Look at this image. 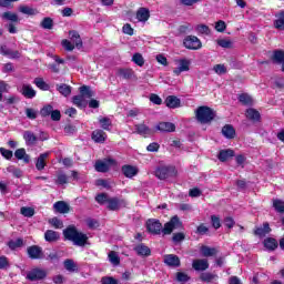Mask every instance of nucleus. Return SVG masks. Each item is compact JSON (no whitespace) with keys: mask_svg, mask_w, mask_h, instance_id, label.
Wrapping results in <instances>:
<instances>
[{"mask_svg":"<svg viewBox=\"0 0 284 284\" xmlns=\"http://www.w3.org/2000/svg\"><path fill=\"white\" fill-rule=\"evenodd\" d=\"M183 227V222L181 221V217L179 215H173L169 222L164 224H161V221L156 219H149L146 221V230L150 234L159 235L164 234V236H168L174 232V230H181Z\"/></svg>","mask_w":284,"mask_h":284,"instance_id":"f257e3e1","label":"nucleus"},{"mask_svg":"<svg viewBox=\"0 0 284 284\" xmlns=\"http://www.w3.org/2000/svg\"><path fill=\"white\" fill-rule=\"evenodd\" d=\"M63 236L65 241H71L73 245H78V247H84L88 243V235L79 232L77 226L69 225L63 230Z\"/></svg>","mask_w":284,"mask_h":284,"instance_id":"f03ea898","label":"nucleus"},{"mask_svg":"<svg viewBox=\"0 0 284 284\" xmlns=\"http://www.w3.org/2000/svg\"><path fill=\"white\" fill-rule=\"evenodd\" d=\"M79 90L80 94L72 98V103L80 110H85V108H88V100L85 99H92V97H94V91L88 85H82Z\"/></svg>","mask_w":284,"mask_h":284,"instance_id":"7ed1b4c3","label":"nucleus"},{"mask_svg":"<svg viewBox=\"0 0 284 284\" xmlns=\"http://www.w3.org/2000/svg\"><path fill=\"white\" fill-rule=\"evenodd\" d=\"M195 118L199 123L207 124L212 123L216 119V111L207 105L199 106L195 111Z\"/></svg>","mask_w":284,"mask_h":284,"instance_id":"20e7f679","label":"nucleus"},{"mask_svg":"<svg viewBox=\"0 0 284 284\" xmlns=\"http://www.w3.org/2000/svg\"><path fill=\"white\" fill-rule=\"evenodd\" d=\"M179 174V171H176V166H160L155 170V176L156 179H160V181H165V179H172Z\"/></svg>","mask_w":284,"mask_h":284,"instance_id":"39448f33","label":"nucleus"},{"mask_svg":"<svg viewBox=\"0 0 284 284\" xmlns=\"http://www.w3.org/2000/svg\"><path fill=\"white\" fill-rule=\"evenodd\" d=\"M1 17L4 21H11L9 24H7L9 34H17V26L14 23H19V21H21L19 16L12 11H7L3 12Z\"/></svg>","mask_w":284,"mask_h":284,"instance_id":"423d86ee","label":"nucleus"},{"mask_svg":"<svg viewBox=\"0 0 284 284\" xmlns=\"http://www.w3.org/2000/svg\"><path fill=\"white\" fill-rule=\"evenodd\" d=\"M123 207H128V200L119 196L109 197L106 209L110 212H119V210H122Z\"/></svg>","mask_w":284,"mask_h":284,"instance_id":"0eeeda50","label":"nucleus"},{"mask_svg":"<svg viewBox=\"0 0 284 284\" xmlns=\"http://www.w3.org/2000/svg\"><path fill=\"white\" fill-rule=\"evenodd\" d=\"M27 256L31 261H43V258H45V254L43 253V247L39 245H31L27 247Z\"/></svg>","mask_w":284,"mask_h":284,"instance_id":"6e6552de","label":"nucleus"},{"mask_svg":"<svg viewBox=\"0 0 284 284\" xmlns=\"http://www.w3.org/2000/svg\"><path fill=\"white\" fill-rule=\"evenodd\" d=\"M183 45L186 50H201L203 48L201 39L196 36H186L183 40Z\"/></svg>","mask_w":284,"mask_h":284,"instance_id":"1a4fd4ad","label":"nucleus"},{"mask_svg":"<svg viewBox=\"0 0 284 284\" xmlns=\"http://www.w3.org/2000/svg\"><path fill=\"white\" fill-rule=\"evenodd\" d=\"M48 272L43 268H32L27 273L28 281L34 282V281H43V278H47Z\"/></svg>","mask_w":284,"mask_h":284,"instance_id":"9d476101","label":"nucleus"},{"mask_svg":"<svg viewBox=\"0 0 284 284\" xmlns=\"http://www.w3.org/2000/svg\"><path fill=\"white\" fill-rule=\"evenodd\" d=\"M111 165H116V160H114L112 158H108L104 161L98 160L95 162L94 168H95L97 172L105 173V172H110Z\"/></svg>","mask_w":284,"mask_h":284,"instance_id":"9b49d317","label":"nucleus"},{"mask_svg":"<svg viewBox=\"0 0 284 284\" xmlns=\"http://www.w3.org/2000/svg\"><path fill=\"white\" fill-rule=\"evenodd\" d=\"M272 233V227L270 226V222H264L262 226H255L253 230L254 236H258V239H265L266 234Z\"/></svg>","mask_w":284,"mask_h":284,"instance_id":"f8f14e48","label":"nucleus"},{"mask_svg":"<svg viewBox=\"0 0 284 284\" xmlns=\"http://www.w3.org/2000/svg\"><path fill=\"white\" fill-rule=\"evenodd\" d=\"M134 128H135V134H140V136H144V139H148V136H152V134H154V131L150 129V126H148L145 122L135 124Z\"/></svg>","mask_w":284,"mask_h":284,"instance_id":"ddd939ff","label":"nucleus"},{"mask_svg":"<svg viewBox=\"0 0 284 284\" xmlns=\"http://www.w3.org/2000/svg\"><path fill=\"white\" fill-rule=\"evenodd\" d=\"M0 54L8 59H21V53L18 50L12 51V49L8 48L6 44H0Z\"/></svg>","mask_w":284,"mask_h":284,"instance_id":"4468645a","label":"nucleus"},{"mask_svg":"<svg viewBox=\"0 0 284 284\" xmlns=\"http://www.w3.org/2000/svg\"><path fill=\"white\" fill-rule=\"evenodd\" d=\"M69 38L72 41L73 45H75L77 50H81V48H83V40L81 39V34H79V31L70 30Z\"/></svg>","mask_w":284,"mask_h":284,"instance_id":"2eb2a0df","label":"nucleus"},{"mask_svg":"<svg viewBox=\"0 0 284 284\" xmlns=\"http://www.w3.org/2000/svg\"><path fill=\"white\" fill-rule=\"evenodd\" d=\"M164 264L169 267H181V258L174 254L164 255Z\"/></svg>","mask_w":284,"mask_h":284,"instance_id":"dca6fc26","label":"nucleus"},{"mask_svg":"<svg viewBox=\"0 0 284 284\" xmlns=\"http://www.w3.org/2000/svg\"><path fill=\"white\" fill-rule=\"evenodd\" d=\"M91 139L94 143H105L108 141V133L101 129H97L91 133Z\"/></svg>","mask_w":284,"mask_h":284,"instance_id":"f3484780","label":"nucleus"},{"mask_svg":"<svg viewBox=\"0 0 284 284\" xmlns=\"http://www.w3.org/2000/svg\"><path fill=\"white\" fill-rule=\"evenodd\" d=\"M122 174H124L126 179H134V176L139 174V168L131 164H124L122 166Z\"/></svg>","mask_w":284,"mask_h":284,"instance_id":"a211bd4d","label":"nucleus"},{"mask_svg":"<svg viewBox=\"0 0 284 284\" xmlns=\"http://www.w3.org/2000/svg\"><path fill=\"white\" fill-rule=\"evenodd\" d=\"M234 156H235V152L232 149L220 150L217 154V159L219 161H221V163H225L230 161V159H234Z\"/></svg>","mask_w":284,"mask_h":284,"instance_id":"6ab92c4d","label":"nucleus"},{"mask_svg":"<svg viewBox=\"0 0 284 284\" xmlns=\"http://www.w3.org/2000/svg\"><path fill=\"white\" fill-rule=\"evenodd\" d=\"M49 156H50V152L41 153L38 156L37 162H36V169L39 172L45 170V165H48V163L45 161H48Z\"/></svg>","mask_w":284,"mask_h":284,"instance_id":"aec40b11","label":"nucleus"},{"mask_svg":"<svg viewBox=\"0 0 284 284\" xmlns=\"http://www.w3.org/2000/svg\"><path fill=\"white\" fill-rule=\"evenodd\" d=\"M164 103L166 108H170V110H176V108H181V99H179L176 95L166 97Z\"/></svg>","mask_w":284,"mask_h":284,"instance_id":"412c9836","label":"nucleus"},{"mask_svg":"<svg viewBox=\"0 0 284 284\" xmlns=\"http://www.w3.org/2000/svg\"><path fill=\"white\" fill-rule=\"evenodd\" d=\"M133 252H135L138 256H152V250L143 243L135 245Z\"/></svg>","mask_w":284,"mask_h":284,"instance_id":"4be33fe9","label":"nucleus"},{"mask_svg":"<svg viewBox=\"0 0 284 284\" xmlns=\"http://www.w3.org/2000/svg\"><path fill=\"white\" fill-rule=\"evenodd\" d=\"M192 267L195 272H205V270H210V263L207 260H194L192 262Z\"/></svg>","mask_w":284,"mask_h":284,"instance_id":"5701e85b","label":"nucleus"},{"mask_svg":"<svg viewBox=\"0 0 284 284\" xmlns=\"http://www.w3.org/2000/svg\"><path fill=\"white\" fill-rule=\"evenodd\" d=\"M263 245L268 252H276V250H278L280 242L274 237H266L263 241Z\"/></svg>","mask_w":284,"mask_h":284,"instance_id":"b1692460","label":"nucleus"},{"mask_svg":"<svg viewBox=\"0 0 284 284\" xmlns=\"http://www.w3.org/2000/svg\"><path fill=\"white\" fill-rule=\"evenodd\" d=\"M53 209L59 214H68L70 212V204L64 201H58L53 204Z\"/></svg>","mask_w":284,"mask_h":284,"instance_id":"393cba45","label":"nucleus"},{"mask_svg":"<svg viewBox=\"0 0 284 284\" xmlns=\"http://www.w3.org/2000/svg\"><path fill=\"white\" fill-rule=\"evenodd\" d=\"M53 60L55 63L49 64V69L54 74H59V72H61V68H59V65H63L65 63V60L61 59L59 55H53Z\"/></svg>","mask_w":284,"mask_h":284,"instance_id":"a878e982","label":"nucleus"},{"mask_svg":"<svg viewBox=\"0 0 284 284\" xmlns=\"http://www.w3.org/2000/svg\"><path fill=\"white\" fill-rule=\"evenodd\" d=\"M245 116L248 119V121H253V123L261 122V112H258L256 109H247Z\"/></svg>","mask_w":284,"mask_h":284,"instance_id":"bb28decb","label":"nucleus"},{"mask_svg":"<svg viewBox=\"0 0 284 284\" xmlns=\"http://www.w3.org/2000/svg\"><path fill=\"white\" fill-rule=\"evenodd\" d=\"M275 17L276 20L273 21L275 30L284 32V10H281Z\"/></svg>","mask_w":284,"mask_h":284,"instance_id":"cd10ccee","label":"nucleus"},{"mask_svg":"<svg viewBox=\"0 0 284 284\" xmlns=\"http://www.w3.org/2000/svg\"><path fill=\"white\" fill-rule=\"evenodd\" d=\"M156 130L160 132H176V125L172 122H160Z\"/></svg>","mask_w":284,"mask_h":284,"instance_id":"c85d7f7f","label":"nucleus"},{"mask_svg":"<svg viewBox=\"0 0 284 284\" xmlns=\"http://www.w3.org/2000/svg\"><path fill=\"white\" fill-rule=\"evenodd\" d=\"M59 239H61V235L57 231L47 230L44 232V240L47 241V243H57Z\"/></svg>","mask_w":284,"mask_h":284,"instance_id":"c756f323","label":"nucleus"},{"mask_svg":"<svg viewBox=\"0 0 284 284\" xmlns=\"http://www.w3.org/2000/svg\"><path fill=\"white\" fill-rule=\"evenodd\" d=\"M222 134L225 139H234L236 136V129L232 124H225L222 128Z\"/></svg>","mask_w":284,"mask_h":284,"instance_id":"7c9ffc66","label":"nucleus"},{"mask_svg":"<svg viewBox=\"0 0 284 284\" xmlns=\"http://www.w3.org/2000/svg\"><path fill=\"white\" fill-rule=\"evenodd\" d=\"M14 156L18 161H23V163H30V155L26 152L23 148L14 151Z\"/></svg>","mask_w":284,"mask_h":284,"instance_id":"2f4dec72","label":"nucleus"},{"mask_svg":"<svg viewBox=\"0 0 284 284\" xmlns=\"http://www.w3.org/2000/svg\"><path fill=\"white\" fill-rule=\"evenodd\" d=\"M21 94L26 99H34V97H37V91L34 89H32V87L30 84H23Z\"/></svg>","mask_w":284,"mask_h":284,"instance_id":"473e14b6","label":"nucleus"},{"mask_svg":"<svg viewBox=\"0 0 284 284\" xmlns=\"http://www.w3.org/2000/svg\"><path fill=\"white\" fill-rule=\"evenodd\" d=\"M23 139L26 141V145H37V135L32 131H24Z\"/></svg>","mask_w":284,"mask_h":284,"instance_id":"72a5a7b5","label":"nucleus"},{"mask_svg":"<svg viewBox=\"0 0 284 284\" xmlns=\"http://www.w3.org/2000/svg\"><path fill=\"white\" fill-rule=\"evenodd\" d=\"M9 250H11L12 252H14L16 250H19V247H23V245H26V242L23 241V239L18 237L17 240H10L7 243Z\"/></svg>","mask_w":284,"mask_h":284,"instance_id":"f704fd0d","label":"nucleus"},{"mask_svg":"<svg viewBox=\"0 0 284 284\" xmlns=\"http://www.w3.org/2000/svg\"><path fill=\"white\" fill-rule=\"evenodd\" d=\"M200 251L202 256L205 257L216 256V254H219V250H216L215 247H210L207 245H202Z\"/></svg>","mask_w":284,"mask_h":284,"instance_id":"c9c22d12","label":"nucleus"},{"mask_svg":"<svg viewBox=\"0 0 284 284\" xmlns=\"http://www.w3.org/2000/svg\"><path fill=\"white\" fill-rule=\"evenodd\" d=\"M136 19L138 21L145 22L148 19H150V9L148 8H140L136 11Z\"/></svg>","mask_w":284,"mask_h":284,"instance_id":"e433bc0d","label":"nucleus"},{"mask_svg":"<svg viewBox=\"0 0 284 284\" xmlns=\"http://www.w3.org/2000/svg\"><path fill=\"white\" fill-rule=\"evenodd\" d=\"M19 12H21L22 14H28V17H34L39 14V10L26 4L19 7Z\"/></svg>","mask_w":284,"mask_h":284,"instance_id":"4c0bfd02","label":"nucleus"},{"mask_svg":"<svg viewBox=\"0 0 284 284\" xmlns=\"http://www.w3.org/2000/svg\"><path fill=\"white\" fill-rule=\"evenodd\" d=\"M57 90L62 94V97H70L72 94V87L65 83L57 84Z\"/></svg>","mask_w":284,"mask_h":284,"instance_id":"58836bf2","label":"nucleus"},{"mask_svg":"<svg viewBox=\"0 0 284 284\" xmlns=\"http://www.w3.org/2000/svg\"><path fill=\"white\" fill-rule=\"evenodd\" d=\"M171 241L173 245H181L183 241H185V233L183 232H175L172 234Z\"/></svg>","mask_w":284,"mask_h":284,"instance_id":"ea45409f","label":"nucleus"},{"mask_svg":"<svg viewBox=\"0 0 284 284\" xmlns=\"http://www.w3.org/2000/svg\"><path fill=\"white\" fill-rule=\"evenodd\" d=\"M274 63H284V51L281 49L274 50L272 55Z\"/></svg>","mask_w":284,"mask_h":284,"instance_id":"a19ab883","label":"nucleus"},{"mask_svg":"<svg viewBox=\"0 0 284 284\" xmlns=\"http://www.w3.org/2000/svg\"><path fill=\"white\" fill-rule=\"evenodd\" d=\"M64 268L67 272H78L79 266H77V263H74V260L67 258L63 262Z\"/></svg>","mask_w":284,"mask_h":284,"instance_id":"79ce46f5","label":"nucleus"},{"mask_svg":"<svg viewBox=\"0 0 284 284\" xmlns=\"http://www.w3.org/2000/svg\"><path fill=\"white\" fill-rule=\"evenodd\" d=\"M34 85L39 88V90H43L44 92H48L50 90V84H48L43 78H36L33 81Z\"/></svg>","mask_w":284,"mask_h":284,"instance_id":"37998d69","label":"nucleus"},{"mask_svg":"<svg viewBox=\"0 0 284 284\" xmlns=\"http://www.w3.org/2000/svg\"><path fill=\"white\" fill-rule=\"evenodd\" d=\"M40 26L43 30H52V28H54V20L50 17H45L42 19Z\"/></svg>","mask_w":284,"mask_h":284,"instance_id":"c03bdc74","label":"nucleus"},{"mask_svg":"<svg viewBox=\"0 0 284 284\" xmlns=\"http://www.w3.org/2000/svg\"><path fill=\"white\" fill-rule=\"evenodd\" d=\"M7 172L9 174H12L16 179H21V176H23V172L21 171V169L14 166V165H9L7 168Z\"/></svg>","mask_w":284,"mask_h":284,"instance_id":"a18cd8bd","label":"nucleus"},{"mask_svg":"<svg viewBox=\"0 0 284 284\" xmlns=\"http://www.w3.org/2000/svg\"><path fill=\"white\" fill-rule=\"evenodd\" d=\"M95 201L99 203V205H105V203L110 202V196L108 193H98L95 195Z\"/></svg>","mask_w":284,"mask_h":284,"instance_id":"49530a36","label":"nucleus"},{"mask_svg":"<svg viewBox=\"0 0 284 284\" xmlns=\"http://www.w3.org/2000/svg\"><path fill=\"white\" fill-rule=\"evenodd\" d=\"M99 123L102 130L110 132V128L112 126V120H110V118H100Z\"/></svg>","mask_w":284,"mask_h":284,"instance_id":"de8ad7c7","label":"nucleus"},{"mask_svg":"<svg viewBox=\"0 0 284 284\" xmlns=\"http://www.w3.org/2000/svg\"><path fill=\"white\" fill-rule=\"evenodd\" d=\"M214 278H219V276L210 272L201 273L200 275V280H202L203 283H212Z\"/></svg>","mask_w":284,"mask_h":284,"instance_id":"09e8293b","label":"nucleus"},{"mask_svg":"<svg viewBox=\"0 0 284 284\" xmlns=\"http://www.w3.org/2000/svg\"><path fill=\"white\" fill-rule=\"evenodd\" d=\"M20 214L27 219H32V216H34V209L30 206H22L20 209Z\"/></svg>","mask_w":284,"mask_h":284,"instance_id":"8fccbe9b","label":"nucleus"},{"mask_svg":"<svg viewBox=\"0 0 284 284\" xmlns=\"http://www.w3.org/2000/svg\"><path fill=\"white\" fill-rule=\"evenodd\" d=\"M133 63L135 65H139V68H143L145 65V59H143V55L141 53H134L132 57Z\"/></svg>","mask_w":284,"mask_h":284,"instance_id":"3c124183","label":"nucleus"},{"mask_svg":"<svg viewBox=\"0 0 284 284\" xmlns=\"http://www.w3.org/2000/svg\"><path fill=\"white\" fill-rule=\"evenodd\" d=\"M237 99L242 105H252V97L247 93H241Z\"/></svg>","mask_w":284,"mask_h":284,"instance_id":"603ef678","label":"nucleus"},{"mask_svg":"<svg viewBox=\"0 0 284 284\" xmlns=\"http://www.w3.org/2000/svg\"><path fill=\"white\" fill-rule=\"evenodd\" d=\"M119 75L122 77V79L130 80L134 77V71L132 69H120Z\"/></svg>","mask_w":284,"mask_h":284,"instance_id":"864d4df0","label":"nucleus"},{"mask_svg":"<svg viewBox=\"0 0 284 284\" xmlns=\"http://www.w3.org/2000/svg\"><path fill=\"white\" fill-rule=\"evenodd\" d=\"M273 207L280 214H284V202L282 200H278V199L274 200Z\"/></svg>","mask_w":284,"mask_h":284,"instance_id":"5fc2aeb1","label":"nucleus"},{"mask_svg":"<svg viewBox=\"0 0 284 284\" xmlns=\"http://www.w3.org/2000/svg\"><path fill=\"white\" fill-rule=\"evenodd\" d=\"M54 108L51 104H47L40 110L41 116L45 119V116H50L53 112Z\"/></svg>","mask_w":284,"mask_h":284,"instance_id":"6e6d98bb","label":"nucleus"},{"mask_svg":"<svg viewBox=\"0 0 284 284\" xmlns=\"http://www.w3.org/2000/svg\"><path fill=\"white\" fill-rule=\"evenodd\" d=\"M68 175L65 173H59L55 180L57 185H65L68 184Z\"/></svg>","mask_w":284,"mask_h":284,"instance_id":"4d7b16f0","label":"nucleus"},{"mask_svg":"<svg viewBox=\"0 0 284 284\" xmlns=\"http://www.w3.org/2000/svg\"><path fill=\"white\" fill-rule=\"evenodd\" d=\"M61 44H62V48H64V50L67 52H72V50H74V48H77V45L68 39L62 40Z\"/></svg>","mask_w":284,"mask_h":284,"instance_id":"13d9d810","label":"nucleus"},{"mask_svg":"<svg viewBox=\"0 0 284 284\" xmlns=\"http://www.w3.org/2000/svg\"><path fill=\"white\" fill-rule=\"evenodd\" d=\"M0 154L6 159L7 161H11L14 153L6 148H0Z\"/></svg>","mask_w":284,"mask_h":284,"instance_id":"bf43d9fd","label":"nucleus"},{"mask_svg":"<svg viewBox=\"0 0 284 284\" xmlns=\"http://www.w3.org/2000/svg\"><path fill=\"white\" fill-rule=\"evenodd\" d=\"M195 30H196V32H199V34L209 36L211 32L210 27H207V24H197Z\"/></svg>","mask_w":284,"mask_h":284,"instance_id":"052dcab7","label":"nucleus"},{"mask_svg":"<svg viewBox=\"0 0 284 284\" xmlns=\"http://www.w3.org/2000/svg\"><path fill=\"white\" fill-rule=\"evenodd\" d=\"M213 70L215 72V74H227V68L225 67V64H215L213 67Z\"/></svg>","mask_w":284,"mask_h":284,"instance_id":"680f3d73","label":"nucleus"},{"mask_svg":"<svg viewBox=\"0 0 284 284\" xmlns=\"http://www.w3.org/2000/svg\"><path fill=\"white\" fill-rule=\"evenodd\" d=\"M50 225L55 230H61L63 227V222L59 220V217H52L49 220Z\"/></svg>","mask_w":284,"mask_h":284,"instance_id":"e2e57ef3","label":"nucleus"},{"mask_svg":"<svg viewBox=\"0 0 284 284\" xmlns=\"http://www.w3.org/2000/svg\"><path fill=\"white\" fill-rule=\"evenodd\" d=\"M190 281V277L184 272H178L176 273V282L178 283H187Z\"/></svg>","mask_w":284,"mask_h":284,"instance_id":"0e129e2a","label":"nucleus"},{"mask_svg":"<svg viewBox=\"0 0 284 284\" xmlns=\"http://www.w3.org/2000/svg\"><path fill=\"white\" fill-rule=\"evenodd\" d=\"M179 68L182 70V72H190V60L181 59Z\"/></svg>","mask_w":284,"mask_h":284,"instance_id":"69168bd1","label":"nucleus"},{"mask_svg":"<svg viewBox=\"0 0 284 284\" xmlns=\"http://www.w3.org/2000/svg\"><path fill=\"white\" fill-rule=\"evenodd\" d=\"M101 284H119V280L113 276H103L100 281Z\"/></svg>","mask_w":284,"mask_h":284,"instance_id":"338daca9","label":"nucleus"},{"mask_svg":"<svg viewBox=\"0 0 284 284\" xmlns=\"http://www.w3.org/2000/svg\"><path fill=\"white\" fill-rule=\"evenodd\" d=\"M10 267V261L7 256L1 255L0 256V270H8Z\"/></svg>","mask_w":284,"mask_h":284,"instance_id":"774afa93","label":"nucleus"}]
</instances>
